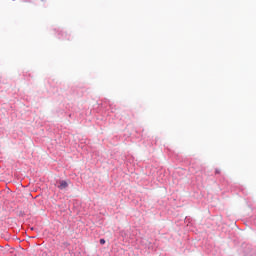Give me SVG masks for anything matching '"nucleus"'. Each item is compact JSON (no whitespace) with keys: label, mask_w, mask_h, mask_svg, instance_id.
<instances>
[{"label":"nucleus","mask_w":256,"mask_h":256,"mask_svg":"<svg viewBox=\"0 0 256 256\" xmlns=\"http://www.w3.org/2000/svg\"><path fill=\"white\" fill-rule=\"evenodd\" d=\"M215 175H221V169L216 168L215 169Z\"/></svg>","instance_id":"2"},{"label":"nucleus","mask_w":256,"mask_h":256,"mask_svg":"<svg viewBox=\"0 0 256 256\" xmlns=\"http://www.w3.org/2000/svg\"><path fill=\"white\" fill-rule=\"evenodd\" d=\"M100 245H105V239H100Z\"/></svg>","instance_id":"3"},{"label":"nucleus","mask_w":256,"mask_h":256,"mask_svg":"<svg viewBox=\"0 0 256 256\" xmlns=\"http://www.w3.org/2000/svg\"><path fill=\"white\" fill-rule=\"evenodd\" d=\"M67 187H69V183H67V181L65 180H60L58 189L63 190V189H67Z\"/></svg>","instance_id":"1"}]
</instances>
